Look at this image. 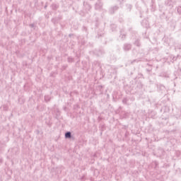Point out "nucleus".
Masks as SVG:
<instances>
[{"label": "nucleus", "mask_w": 181, "mask_h": 181, "mask_svg": "<svg viewBox=\"0 0 181 181\" xmlns=\"http://www.w3.org/2000/svg\"><path fill=\"white\" fill-rule=\"evenodd\" d=\"M65 138H66V139H69L71 138V132H66L65 133Z\"/></svg>", "instance_id": "2"}, {"label": "nucleus", "mask_w": 181, "mask_h": 181, "mask_svg": "<svg viewBox=\"0 0 181 181\" xmlns=\"http://www.w3.org/2000/svg\"><path fill=\"white\" fill-rule=\"evenodd\" d=\"M101 6H103V4H101V3H97L95 4V9H101Z\"/></svg>", "instance_id": "3"}, {"label": "nucleus", "mask_w": 181, "mask_h": 181, "mask_svg": "<svg viewBox=\"0 0 181 181\" xmlns=\"http://www.w3.org/2000/svg\"><path fill=\"white\" fill-rule=\"evenodd\" d=\"M30 28H35V24H30Z\"/></svg>", "instance_id": "10"}, {"label": "nucleus", "mask_w": 181, "mask_h": 181, "mask_svg": "<svg viewBox=\"0 0 181 181\" xmlns=\"http://www.w3.org/2000/svg\"><path fill=\"white\" fill-rule=\"evenodd\" d=\"M135 62H138V60L134 59L133 61H132L131 64H134V63H135Z\"/></svg>", "instance_id": "8"}, {"label": "nucleus", "mask_w": 181, "mask_h": 181, "mask_svg": "<svg viewBox=\"0 0 181 181\" xmlns=\"http://www.w3.org/2000/svg\"><path fill=\"white\" fill-rule=\"evenodd\" d=\"M122 39H125V35H122Z\"/></svg>", "instance_id": "11"}, {"label": "nucleus", "mask_w": 181, "mask_h": 181, "mask_svg": "<svg viewBox=\"0 0 181 181\" xmlns=\"http://www.w3.org/2000/svg\"><path fill=\"white\" fill-rule=\"evenodd\" d=\"M68 62H73V58H71V57H69L68 58Z\"/></svg>", "instance_id": "7"}, {"label": "nucleus", "mask_w": 181, "mask_h": 181, "mask_svg": "<svg viewBox=\"0 0 181 181\" xmlns=\"http://www.w3.org/2000/svg\"><path fill=\"white\" fill-rule=\"evenodd\" d=\"M45 101H49L50 99H49V96H45Z\"/></svg>", "instance_id": "5"}, {"label": "nucleus", "mask_w": 181, "mask_h": 181, "mask_svg": "<svg viewBox=\"0 0 181 181\" xmlns=\"http://www.w3.org/2000/svg\"><path fill=\"white\" fill-rule=\"evenodd\" d=\"M177 12H178V13H181V7H179L177 8Z\"/></svg>", "instance_id": "6"}, {"label": "nucleus", "mask_w": 181, "mask_h": 181, "mask_svg": "<svg viewBox=\"0 0 181 181\" xmlns=\"http://www.w3.org/2000/svg\"><path fill=\"white\" fill-rule=\"evenodd\" d=\"M131 47H132V46L130 44H124L123 49L126 52H128V50H131Z\"/></svg>", "instance_id": "1"}, {"label": "nucleus", "mask_w": 181, "mask_h": 181, "mask_svg": "<svg viewBox=\"0 0 181 181\" xmlns=\"http://www.w3.org/2000/svg\"><path fill=\"white\" fill-rule=\"evenodd\" d=\"M134 45H136V46H138L139 47L141 46V43L139 42V40H136L134 42Z\"/></svg>", "instance_id": "4"}, {"label": "nucleus", "mask_w": 181, "mask_h": 181, "mask_svg": "<svg viewBox=\"0 0 181 181\" xmlns=\"http://www.w3.org/2000/svg\"><path fill=\"white\" fill-rule=\"evenodd\" d=\"M113 9H115V11H117V9H118V6H115V7H113Z\"/></svg>", "instance_id": "9"}]
</instances>
